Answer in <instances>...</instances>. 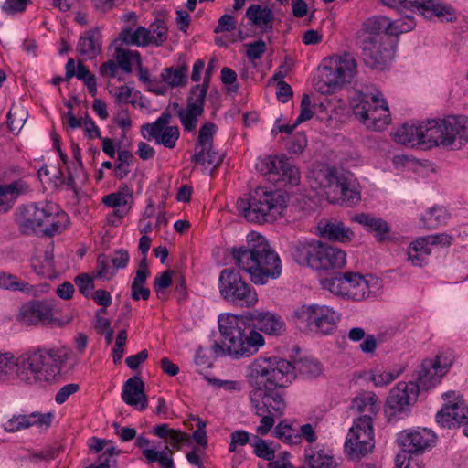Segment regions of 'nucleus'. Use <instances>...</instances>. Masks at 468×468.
Wrapping results in <instances>:
<instances>
[{
    "label": "nucleus",
    "instance_id": "nucleus-31",
    "mask_svg": "<svg viewBox=\"0 0 468 468\" xmlns=\"http://www.w3.org/2000/svg\"><path fill=\"white\" fill-rule=\"evenodd\" d=\"M351 409L361 414L356 420H367L369 421V424H372L373 417L379 410V404L375 394L364 393L353 399Z\"/></svg>",
    "mask_w": 468,
    "mask_h": 468
},
{
    "label": "nucleus",
    "instance_id": "nucleus-55",
    "mask_svg": "<svg viewBox=\"0 0 468 468\" xmlns=\"http://www.w3.org/2000/svg\"><path fill=\"white\" fill-rule=\"evenodd\" d=\"M207 90L208 87L203 84L193 86L187 98V105L197 107L204 111L205 99L207 93Z\"/></svg>",
    "mask_w": 468,
    "mask_h": 468
},
{
    "label": "nucleus",
    "instance_id": "nucleus-8",
    "mask_svg": "<svg viewBox=\"0 0 468 468\" xmlns=\"http://www.w3.org/2000/svg\"><path fill=\"white\" fill-rule=\"evenodd\" d=\"M357 72L356 58L348 53L324 59L319 69L317 88L322 93H330L350 82Z\"/></svg>",
    "mask_w": 468,
    "mask_h": 468
},
{
    "label": "nucleus",
    "instance_id": "nucleus-15",
    "mask_svg": "<svg viewBox=\"0 0 468 468\" xmlns=\"http://www.w3.org/2000/svg\"><path fill=\"white\" fill-rule=\"evenodd\" d=\"M172 115L165 111L155 122L145 123L142 126V136L148 141L154 140L156 144H162L173 149L179 138L180 133L177 126H170Z\"/></svg>",
    "mask_w": 468,
    "mask_h": 468
},
{
    "label": "nucleus",
    "instance_id": "nucleus-2",
    "mask_svg": "<svg viewBox=\"0 0 468 468\" xmlns=\"http://www.w3.org/2000/svg\"><path fill=\"white\" fill-rule=\"evenodd\" d=\"M232 256L237 266L250 274L255 284H265L282 272L279 255L263 236L255 232L248 235L246 245L232 248Z\"/></svg>",
    "mask_w": 468,
    "mask_h": 468
},
{
    "label": "nucleus",
    "instance_id": "nucleus-64",
    "mask_svg": "<svg viewBox=\"0 0 468 468\" xmlns=\"http://www.w3.org/2000/svg\"><path fill=\"white\" fill-rule=\"evenodd\" d=\"M31 0H5L2 5V10L6 14L22 13Z\"/></svg>",
    "mask_w": 468,
    "mask_h": 468
},
{
    "label": "nucleus",
    "instance_id": "nucleus-28",
    "mask_svg": "<svg viewBox=\"0 0 468 468\" xmlns=\"http://www.w3.org/2000/svg\"><path fill=\"white\" fill-rule=\"evenodd\" d=\"M264 396H262V403H260L259 405L254 402L253 400H250L251 404L256 410L257 415H263V414H277L282 415L285 407L286 403L284 400L283 394L277 390V388L271 389L266 388L263 391Z\"/></svg>",
    "mask_w": 468,
    "mask_h": 468
},
{
    "label": "nucleus",
    "instance_id": "nucleus-21",
    "mask_svg": "<svg viewBox=\"0 0 468 468\" xmlns=\"http://www.w3.org/2000/svg\"><path fill=\"white\" fill-rule=\"evenodd\" d=\"M16 320L24 325H48L54 323L53 307L45 301H29L19 310Z\"/></svg>",
    "mask_w": 468,
    "mask_h": 468
},
{
    "label": "nucleus",
    "instance_id": "nucleus-47",
    "mask_svg": "<svg viewBox=\"0 0 468 468\" xmlns=\"http://www.w3.org/2000/svg\"><path fill=\"white\" fill-rule=\"evenodd\" d=\"M172 454L173 451L168 446H165L163 451H156L155 449H144L143 451V455L148 463L157 462L162 468H175Z\"/></svg>",
    "mask_w": 468,
    "mask_h": 468
},
{
    "label": "nucleus",
    "instance_id": "nucleus-30",
    "mask_svg": "<svg viewBox=\"0 0 468 468\" xmlns=\"http://www.w3.org/2000/svg\"><path fill=\"white\" fill-rule=\"evenodd\" d=\"M101 31L97 27L86 31L79 39L77 51L85 58H96L101 50Z\"/></svg>",
    "mask_w": 468,
    "mask_h": 468
},
{
    "label": "nucleus",
    "instance_id": "nucleus-63",
    "mask_svg": "<svg viewBox=\"0 0 468 468\" xmlns=\"http://www.w3.org/2000/svg\"><path fill=\"white\" fill-rule=\"evenodd\" d=\"M422 243L425 246L430 247L431 245L450 246L452 243V237L446 233H438L434 235H429L426 237H420Z\"/></svg>",
    "mask_w": 468,
    "mask_h": 468
},
{
    "label": "nucleus",
    "instance_id": "nucleus-13",
    "mask_svg": "<svg viewBox=\"0 0 468 468\" xmlns=\"http://www.w3.org/2000/svg\"><path fill=\"white\" fill-rule=\"evenodd\" d=\"M256 168L268 181L272 183L282 182L296 186L300 182L299 169L286 157L266 156L258 161Z\"/></svg>",
    "mask_w": 468,
    "mask_h": 468
},
{
    "label": "nucleus",
    "instance_id": "nucleus-44",
    "mask_svg": "<svg viewBox=\"0 0 468 468\" xmlns=\"http://www.w3.org/2000/svg\"><path fill=\"white\" fill-rule=\"evenodd\" d=\"M292 379L296 375H302L307 378H315L322 373L321 364L314 359L300 358L292 364Z\"/></svg>",
    "mask_w": 468,
    "mask_h": 468
},
{
    "label": "nucleus",
    "instance_id": "nucleus-7",
    "mask_svg": "<svg viewBox=\"0 0 468 468\" xmlns=\"http://www.w3.org/2000/svg\"><path fill=\"white\" fill-rule=\"evenodd\" d=\"M357 72L356 58L348 53L324 59L319 69L317 88L322 93H330L350 82Z\"/></svg>",
    "mask_w": 468,
    "mask_h": 468
},
{
    "label": "nucleus",
    "instance_id": "nucleus-19",
    "mask_svg": "<svg viewBox=\"0 0 468 468\" xmlns=\"http://www.w3.org/2000/svg\"><path fill=\"white\" fill-rule=\"evenodd\" d=\"M442 398L449 401L438 411L437 422L444 428L468 423V405L465 401L456 398L454 391L444 393Z\"/></svg>",
    "mask_w": 468,
    "mask_h": 468
},
{
    "label": "nucleus",
    "instance_id": "nucleus-40",
    "mask_svg": "<svg viewBox=\"0 0 468 468\" xmlns=\"http://www.w3.org/2000/svg\"><path fill=\"white\" fill-rule=\"evenodd\" d=\"M120 39L126 44L145 47L154 44V34L144 27H139L135 30L126 28L121 32Z\"/></svg>",
    "mask_w": 468,
    "mask_h": 468
},
{
    "label": "nucleus",
    "instance_id": "nucleus-20",
    "mask_svg": "<svg viewBox=\"0 0 468 468\" xmlns=\"http://www.w3.org/2000/svg\"><path fill=\"white\" fill-rule=\"evenodd\" d=\"M398 441L403 448V452L420 454L434 446L436 435L425 428L406 430L399 434Z\"/></svg>",
    "mask_w": 468,
    "mask_h": 468
},
{
    "label": "nucleus",
    "instance_id": "nucleus-6",
    "mask_svg": "<svg viewBox=\"0 0 468 468\" xmlns=\"http://www.w3.org/2000/svg\"><path fill=\"white\" fill-rule=\"evenodd\" d=\"M284 199L278 192L257 187L247 198L237 201V209L250 222H271L281 214Z\"/></svg>",
    "mask_w": 468,
    "mask_h": 468
},
{
    "label": "nucleus",
    "instance_id": "nucleus-33",
    "mask_svg": "<svg viewBox=\"0 0 468 468\" xmlns=\"http://www.w3.org/2000/svg\"><path fill=\"white\" fill-rule=\"evenodd\" d=\"M421 128H423V143L422 144L427 145V147H431L433 145H442L445 147H449V138L445 135L444 133V125L443 121H429L427 123H421Z\"/></svg>",
    "mask_w": 468,
    "mask_h": 468
},
{
    "label": "nucleus",
    "instance_id": "nucleus-48",
    "mask_svg": "<svg viewBox=\"0 0 468 468\" xmlns=\"http://www.w3.org/2000/svg\"><path fill=\"white\" fill-rule=\"evenodd\" d=\"M114 59L116 60L118 67H120L125 73L132 72L133 62H136L139 66L141 64L140 54L137 51H131L122 48H116Z\"/></svg>",
    "mask_w": 468,
    "mask_h": 468
},
{
    "label": "nucleus",
    "instance_id": "nucleus-1",
    "mask_svg": "<svg viewBox=\"0 0 468 468\" xmlns=\"http://www.w3.org/2000/svg\"><path fill=\"white\" fill-rule=\"evenodd\" d=\"M218 329L223 341L221 344H214L215 354H227L239 358L256 354L264 345L263 336L256 330L271 335H280L285 330V324L274 313L255 310L249 314V317L221 314L218 317Z\"/></svg>",
    "mask_w": 468,
    "mask_h": 468
},
{
    "label": "nucleus",
    "instance_id": "nucleus-5",
    "mask_svg": "<svg viewBox=\"0 0 468 468\" xmlns=\"http://www.w3.org/2000/svg\"><path fill=\"white\" fill-rule=\"evenodd\" d=\"M69 217L51 203H30L19 208L17 222L24 234L53 237L67 228Z\"/></svg>",
    "mask_w": 468,
    "mask_h": 468
},
{
    "label": "nucleus",
    "instance_id": "nucleus-34",
    "mask_svg": "<svg viewBox=\"0 0 468 468\" xmlns=\"http://www.w3.org/2000/svg\"><path fill=\"white\" fill-rule=\"evenodd\" d=\"M346 296L359 301L369 293V281L357 272H345Z\"/></svg>",
    "mask_w": 468,
    "mask_h": 468
},
{
    "label": "nucleus",
    "instance_id": "nucleus-23",
    "mask_svg": "<svg viewBox=\"0 0 468 468\" xmlns=\"http://www.w3.org/2000/svg\"><path fill=\"white\" fill-rule=\"evenodd\" d=\"M346 265V252L341 249L319 241L316 259L313 261V270L328 271Z\"/></svg>",
    "mask_w": 468,
    "mask_h": 468
},
{
    "label": "nucleus",
    "instance_id": "nucleus-60",
    "mask_svg": "<svg viewBox=\"0 0 468 468\" xmlns=\"http://www.w3.org/2000/svg\"><path fill=\"white\" fill-rule=\"evenodd\" d=\"M245 46L247 48L246 56L250 60L260 59L267 48L266 43L261 39L247 43Z\"/></svg>",
    "mask_w": 468,
    "mask_h": 468
},
{
    "label": "nucleus",
    "instance_id": "nucleus-4",
    "mask_svg": "<svg viewBox=\"0 0 468 468\" xmlns=\"http://www.w3.org/2000/svg\"><path fill=\"white\" fill-rule=\"evenodd\" d=\"M247 380L252 388L250 399L262 403L264 389L285 387L292 380V363L278 357H258L248 367Z\"/></svg>",
    "mask_w": 468,
    "mask_h": 468
},
{
    "label": "nucleus",
    "instance_id": "nucleus-51",
    "mask_svg": "<svg viewBox=\"0 0 468 468\" xmlns=\"http://www.w3.org/2000/svg\"><path fill=\"white\" fill-rule=\"evenodd\" d=\"M447 218V211L442 207H433L421 218V221L425 228L433 229L445 223Z\"/></svg>",
    "mask_w": 468,
    "mask_h": 468
},
{
    "label": "nucleus",
    "instance_id": "nucleus-61",
    "mask_svg": "<svg viewBox=\"0 0 468 468\" xmlns=\"http://www.w3.org/2000/svg\"><path fill=\"white\" fill-rule=\"evenodd\" d=\"M115 269L110 266L109 260L106 255L101 254L97 260V275L101 278L110 280L115 274Z\"/></svg>",
    "mask_w": 468,
    "mask_h": 468
},
{
    "label": "nucleus",
    "instance_id": "nucleus-59",
    "mask_svg": "<svg viewBox=\"0 0 468 468\" xmlns=\"http://www.w3.org/2000/svg\"><path fill=\"white\" fill-rule=\"evenodd\" d=\"M149 30L154 34V44L162 45L167 39V27L161 19H155L150 26Z\"/></svg>",
    "mask_w": 468,
    "mask_h": 468
},
{
    "label": "nucleus",
    "instance_id": "nucleus-32",
    "mask_svg": "<svg viewBox=\"0 0 468 468\" xmlns=\"http://www.w3.org/2000/svg\"><path fill=\"white\" fill-rule=\"evenodd\" d=\"M318 246L319 240L299 241L292 246V257L298 264L313 269V261L316 259Z\"/></svg>",
    "mask_w": 468,
    "mask_h": 468
},
{
    "label": "nucleus",
    "instance_id": "nucleus-62",
    "mask_svg": "<svg viewBox=\"0 0 468 468\" xmlns=\"http://www.w3.org/2000/svg\"><path fill=\"white\" fill-rule=\"evenodd\" d=\"M399 372L393 373L390 371H385L381 369H375L371 374V380L376 386H385L392 382L398 378Z\"/></svg>",
    "mask_w": 468,
    "mask_h": 468
},
{
    "label": "nucleus",
    "instance_id": "nucleus-11",
    "mask_svg": "<svg viewBox=\"0 0 468 468\" xmlns=\"http://www.w3.org/2000/svg\"><path fill=\"white\" fill-rule=\"evenodd\" d=\"M406 21L390 20L384 16H376L367 19L363 25L359 35V42L365 39L372 41H381L390 39V37H397L402 33L414 28L415 22L410 15H405Z\"/></svg>",
    "mask_w": 468,
    "mask_h": 468
},
{
    "label": "nucleus",
    "instance_id": "nucleus-50",
    "mask_svg": "<svg viewBox=\"0 0 468 468\" xmlns=\"http://www.w3.org/2000/svg\"><path fill=\"white\" fill-rule=\"evenodd\" d=\"M73 77H77V79L85 83L95 79L94 75L90 72L88 67L85 66L81 60L78 61L76 69L74 59L69 58L66 64L65 80L68 81Z\"/></svg>",
    "mask_w": 468,
    "mask_h": 468
},
{
    "label": "nucleus",
    "instance_id": "nucleus-10",
    "mask_svg": "<svg viewBox=\"0 0 468 468\" xmlns=\"http://www.w3.org/2000/svg\"><path fill=\"white\" fill-rule=\"evenodd\" d=\"M221 296L232 304L251 308L258 303V294L233 268L224 269L219 276Z\"/></svg>",
    "mask_w": 468,
    "mask_h": 468
},
{
    "label": "nucleus",
    "instance_id": "nucleus-12",
    "mask_svg": "<svg viewBox=\"0 0 468 468\" xmlns=\"http://www.w3.org/2000/svg\"><path fill=\"white\" fill-rule=\"evenodd\" d=\"M419 388L414 381L399 382L389 391L386 399L385 414L388 421H397L410 412L419 396Z\"/></svg>",
    "mask_w": 468,
    "mask_h": 468
},
{
    "label": "nucleus",
    "instance_id": "nucleus-14",
    "mask_svg": "<svg viewBox=\"0 0 468 468\" xmlns=\"http://www.w3.org/2000/svg\"><path fill=\"white\" fill-rule=\"evenodd\" d=\"M375 446L373 425L367 420H355L345 443V452L352 460H359Z\"/></svg>",
    "mask_w": 468,
    "mask_h": 468
},
{
    "label": "nucleus",
    "instance_id": "nucleus-27",
    "mask_svg": "<svg viewBox=\"0 0 468 468\" xmlns=\"http://www.w3.org/2000/svg\"><path fill=\"white\" fill-rule=\"evenodd\" d=\"M351 221L363 226L366 230L374 233L379 242L388 239L390 228L387 221L369 213H356L351 217Z\"/></svg>",
    "mask_w": 468,
    "mask_h": 468
},
{
    "label": "nucleus",
    "instance_id": "nucleus-41",
    "mask_svg": "<svg viewBox=\"0 0 468 468\" xmlns=\"http://www.w3.org/2000/svg\"><path fill=\"white\" fill-rule=\"evenodd\" d=\"M27 185L22 181H16L5 186H0V212L7 211L18 195L27 191Z\"/></svg>",
    "mask_w": 468,
    "mask_h": 468
},
{
    "label": "nucleus",
    "instance_id": "nucleus-38",
    "mask_svg": "<svg viewBox=\"0 0 468 468\" xmlns=\"http://www.w3.org/2000/svg\"><path fill=\"white\" fill-rule=\"evenodd\" d=\"M346 175L338 172L334 167L320 170L316 173L315 179L320 187L325 190L327 196L337 191L338 186L344 184Z\"/></svg>",
    "mask_w": 468,
    "mask_h": 468
},
{
    "label": "nucleus",
    "instance_id": "nucleus-43",
    "mask_svg": "<svg viewBox=\"0 0 468 468\" xmlns=\"http://www.w3.org/2000/svg\"><path fill=\"white\" fill-rule=\"evenodd\" d=\"M187 71L188 67L185 64L177 68H165L160 74V78L172 88L185 86L187 82Z\"/></svg>",
    "mask_w": 468,
    "mask_h": 468
},
{
    "label": "nucleus",
    "instance_id": "nucleus-54",
    "mask_svg": "<svg viewBox=\"0 0 468 468\" xmlns=\"http://www.w3.org/2000/svg\"><path fill=\"white\" fill-rule=\"evenodd\" d=\"M27 112L19 106H13L7 113V124L9 129L14 132L19 131L26 122Z\"/></svg>",
    "mask_w": 468,
    "mask_h": 468
},
{
    "label": "nucleus",
    "instance_id": "nucleus-52",
    "mask_svg": "<svg viewBox=\"0 0 468 468\" xmlns=\"http://www.w3.org/2000/svg\"><path fill=\"white\" fill-rule=\"evenodd\" d=\"M133 155L128 150L118 152L117 161L114 165V176L118 179H123L130 173V166L133 164Z\"/></svg>",
    "mask_w": 468,
    "mask_h": 468
},
{
    "label": "nucleus",
    "instance_id": "nucleus-58",
    "mask_svg": "<svg viewBox=\"0 0 468 468\" xmlns=\"http://www.w3.org/2000/svg\"><path fill=\"white\" fill-rule=\"evenodd\" d=\"M74 282L77 285L80 292L86 298H90L92 294L91 291L94 289L93 278L88 273H81L75 277Z\"/></svg>",
    "mask_w": 468,
    "mask_h": 468
},
{
    "label": "nucleus",
    "instance_id": "nucleus-37",
    "mask_svg": "<svg viewBox=\"0 0 468 468\" xmlns=\"http://www.w3.org/2000/svg\"><path fill=\"white\" fill-rule=\"evenodd\" d=\"M422 132L421 124H403L392 133V137L399 144L413 147L424 142Z\"/></svg>",
    "mask_w": 468,
    "mask_h": 468
},
{
    "label": "nucleus",
    "instance_id": "nucleus-3",
    "mask_svg": "<svg viewBox=\"0 0 468 468\" xmlns=\"http://www.w3.org/2000/svg\"><path fill=\"white\" fill-rule=\"evenodd\" d=\"M69 356L70 350L64 346L25 353L18 357L16 376L29 385L50 383L60 375Z\"/></svg>",
    "mask_w": 468,
    "mask_h": 468
},
{
    "label": "nucleus",
    "instance_id": "nucleus-45",
    "mask_svg": "<svg viewBox=\"0 0 468 468\" xmlns=\"http://www.w3.org/2000/svg\"><path fill=\"white\" fill-rule=\"evenodd\" d=\"M0 288L13 292L19 291L27 294H32L35 292L34 287L27 282L5 271L0 272Z\"/></svg>",
    "mask_w": 468,
    "mask_h": 468
},
{
    "label": "nucleus",
    "instance_id": "nucleus-26",
    "mask_svg": "<svg viewBox=\"0 0 468 468\" xmlns=\"http://www.w3.org/2000/svg\"><path fill=\"white\" fill-rule=\"evenodd\" d=\"M122 400L138 410H144L147 408V397L144 393V383L137 376L129 378L122 387Z\"/></svg>",
    "mask_w": 468,
    "mask_h": 468
},
{
    "label": "nucleus",
    "instance_id": "nucleus-9",
    "mask_svg": "<svg viewBox=\"0 0 468 468\" xmlns=\"http://www.w3.org/2000/svg\"><path fill=\"white\" fill-rule=\"evenodd\" d=\"M292 320L303 332L329 335L336 328L340 316L326 305L310 304L296 308Z\"/></svg>",
    "mask_w": 468,
    "mask_h": 468
},
{
    "label": "nucleus",
    "instance_id": "nucleus-16",
    "mask_svg": "<svg viewBox=\"0 0 468 468\" xmlns=\"http://www.w3.org/2000/svg\"><path fill=\"white\" fill-rule=\"evenodd\" d=\"M218 127L213 122H206L198 132L192 161L196 164L213 165L217 167L223 160L222 155L214 148L213 140Z\"/></svg>",
    "mask_w": 468,
    "mask_h": 468
},
{
    "label": "nucleus",
    "instance_id": "nucleus-24",
    "mask_svg": "<svg viewBox=\"0 0 468 468\" xmlns=\"http://www.w3.org/2000/svg\"><path fill=\"white\" fill-rule=\"evenodd\" d=\"M444 133L449 138V147L460 149L468 142V117L447 116L443 120Z\"/></svg>",
    "mask_w": 468,
    "mask_h": 468
},
{
    "label": "nucleus",
    "instance_id": "nucleus-49",
    "mask_svg": "<svg viewBox=\"0 0 468 468\" xmlns=\"http://www.w3.org/2000/svg\"><path fill=\"white\" fill-rule=\"evenodd\" d=\"M203 112L204 111L197 107L186 105L185 109H178L177 116L184 129L187 132H192L196 130L197 118L201 116Z\"/></svg>",
    "mask_w": 468,
    "mask_h": 468
},
{
    "label": "nucleus",
    "instance_id": "nucleus-53",
    "mask_svg": "<svg viewBox=\"0 0 468 468\" xmlns=\"http://www.w3.org/2000/svg\"><path fill=\"white\" fill-rule=\"evenodd\" d=\"M345 274L338 273L337 275L323 280L322 284L324 289H327L335 295L346 296V287L345 285Z\"/></svg>",
    "mask_w": 468,
    "mask_h": 468
},
{
    "label": "nucleus",
    "instance_id": "nucleus-18",
    "mask_svg": "<svg viewBox=\"0 0 468 468\" xmlns=\"http://www.w3.org/2000/svg\"><path fill=\"white\" fill-rule=\"evenodd\" d=\"M452 364V360H447L441 356H436L435 359L423 360L418 370L415 382L418 385L419 392L421 389L428 390L437 385L446 375Z\"/></svg>",
    "mask_w": 468,
    "mask_h": 468
},
{
    "label": "nucleus",
    "instance_id": "nucleus-22",
    "mask_svg": "<svg viewBox=\"0 0 468 468\" xmlns=\"http://www.w3.org/2000/svg\"><path fill=\"white\" fill-rule=\"evenodd\" d=\"M381 102L379 108L383 113H379L378 107L377 105L373 106L363 96L361 101L353 107L354 114L368 128L382 130L389 123L390 117L387 102L383 99Z\"/></svg>",
    "mask_w": 468,
    "mask_h": 468
},
{
    "label": "nucleus",
    "instance_id": "nucleus-46",
    "mask_svg": "<svg viewBox=\"0 0 468 468\" xmlns=\"http://www.w3.org/2000/svg\"><path fill=\"white\" fill-rule=\"evenodd\" d=\"M431 253L430 247L425 246L421 239L418 238L410 243L408 248V261L413 265L421 267L426 264L428 256Z\"/></svg>",
    "mask_w": 468,
    "mask_h": 468
},
{
    "label": "nucleus",
    "instance_id": "nucleus-25",
    "mask_svg": "<svg viewBox=\"0 0 468 468\" xmlns=\"http://www.w3.org/2000/svg\"><path fill=\"white\" fill-rule=\"evenodd\" d=\"M52 414H41L33 412L29 415H13L4 425V430L7 432H17L31 426H47L51 423Z\"/></svg>",
    "mask_w": 468,
    "mask_h": 468
},
{
    "label": "nucleus",
    "instance_id": "nucleus-35",
    "mask_svg": "<svg viewBox=\"0 0 468 468\" xmlns=\"http://www.w3.org/2000/svg\"><path fill=\"white\" fill-rule=\"evenodd\" d=\"M420 14L425 18L436 17L441 22H450L455 19L454 9L440 0H424Z\"/></svg>",
    "mask_w": 468,
    "mask_h": 468
},
{
    "label": "nucleus",
    "instance_id": "nucleus-36",
    "mask_svg": "<svg viewBox=\"0 0 468 468\" xmlns=\"http://www.w3.org/2000/svg\"><path fill=\"white\" fill-rule=\"evenodd\" d=\"M246 16L252 25L260 27L265 32H270L273 28L274 16L271 9L266 6L258 4L250 5L246 11Z\"/></svg>",
    "mask_w": 468,
    "mask_h": 468
},
{
    "label": "nucleus",
    "instance_id": "nucleus-57",
    "mask_svg": "<svg viewBox=\"0 0 468 468\" xmlns=\"http://www.w3.org/2000/svg\"><path fill=\"white\" fill-rule=\"evenodd\" d=\"M250 444L257 457L267 460L269 463L275 458L274 450H272L264 440L258 436L254 437V441Z\"/></svg>",
    "mask_w": 468,
    "mask_h": 468
},
{
    "label": "nucleus",
    "instance_id": "nucleus-42",
    "mask_svg": "<svg viewBox=\"0 0 468 468\" xmlns=\"http://www.w3.org/2000/svg\"><path fill=\"white\" fill-rule=\"evenodd\" d=\"M335 195H340L341 203L346 207H355L361 200L360 192L356 189L354 181L347 176L344 178V184L338 186Z\"/></svg>",
    "mask_w": 468,
    "mask_h": 468
},
{
    "label": "nucleus",
    "instance_id": "nucleus-17",
    "mask_svg": "<svg viewBox=\"0 0 468 468\" xmlns=\"http://www.w3.org/2000/svg\"><path fill=\"white\" fill-rule=\"evenodd\" d=\"M365 64L373 69L383 70L394 58V45L390 39L372 41L365 39L359 42Z\"/></svg>",
    "mask_w": 468,
    "mask_h": 468
},
{
    "label": "nucleus",
    "instance_id": "nucleus-29",
    "mask_svg": "<svg viewBox=\"0 0 468 468\" xmlns=\"http://www.w3.org/2000/svg\"><path fill=\"white\" fill-rule=\"evenodd\" d=\"M320 235L323 238L328 239L332 241L348 242L354 238V232L351 229L346 226L343 222L335 219L320 222L318 225Z\"/></svg>",
    "mask_w": 468,
    "mask_h": 468
},
{
    "label": "nucleus",
    "instance_id": "nucleus-39",
    "mask_svg": "<svg viewBox=\"0 0 468 468\" xmlns=\"http://www.w3.org/2000/svg\"><path fill=\"white\" fill-rule=\"evenodd\" d=\"M304 459L311 468H336L338 466L336 460L322 449L306 448Z\"/></svg>",
    "mask_w": 468,
    "mask_h": 468
},
{
    "label": "nucleus",
    "instance_id": "nucleus-56",
    "mask_svg": "<svg viewBox=\"0 0 468 468\" xmlns=\"http://www.w3.org/2000/svg\"><path fill=\"white\" fill-rule=\"evenodd\" d=\"M18 358L15 359L10 353H0V380H5L17 368Z\"/></svg>",
    "mask_w": 468,
    "mask_h": 468
}]
</instances>
